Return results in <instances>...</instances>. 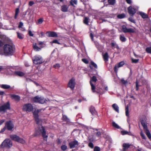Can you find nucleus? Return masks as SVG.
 <instances>
[{
	"mask_svg": "<svg viewBox=\"0 0 151 151\" xmlns=\"http://www.w3.org/2000/svg\"><path fill=\"white\" fill-rule=\"evenodd\" d=\"M40 111L41 110H38L33 112L34 117L37 124H39L38 128L36 130V131L37 133H39V134L42 133L44 139L46 141L48 136L46 134V131L44 128L41 125H40L41 120H40L38 118V112Z\"/></svg>",
	"mask_w": 151,
	"mask_h": 151,
	"instance_id": "nucleus-1",
	"label": "nucleus"
},
{
	"mask_svg": "<svg viewBox=\"0 0 151 151\" xmlns=\"http://www.w3.org/2000/svg\"><path fill=\"white\" fill-rule=\"evenodd\" d=\"M3 50L0 47V55L5 56L12 55L14 52V48L13 45L11 44H6L4 46Z\"/></svg>",
	"mask_w": 151,
	"mask_h": 151,
	"instance_id": "nucleus-2",
	"label": "nucleus"
},
{
	"mask_svg": "<svg viewBox=\"0 0 151 151\" xmlns=\"http://www.w3.org/2000/svg\"><path fill=\"white\" fill-rule=\"evenodd\" d=\"M97 81V79L95 76H94L91 78L90 83L91 87V90L93 93L96 92L100 94H102L104 92V91L101 88L99 89L96 88L95 86L94 83H96Z\"/></svg>",
	"mask_w": 151,
	"mask_h": 151,
	"instance_id": "nucleus-3",
	"label": "nucleus"
},
{
	"mask_svg": "<svg viewBox=\"0 0 151 151\" xmlns=\"http://www.w3.org/2000/svg\"><path fill=\"white\" fill-rule=\"evenodd\" d=\"M33 101L34 102L43 104L49 101L48 99H46L42 97H40L39 96L34 97L32 99Z\"/></svg>",
	"mask_w": 151,
	"mask_h": 151,
	"instance_id": "nucleus-4",
	"label": "nucleus"
},
{
	"mask_svg": "<svg viewBox=\"0 0 151 151\" xmlns=\"http://www.w3.org/2000/svg\"><path fill=\"white\" fill-rule=\"evenodd\" d=\"M10 109V104L8 101L0 106V113H4L6 112L7 110Z\"/></svg>",
	"mask_w": 151,
	"mask_h": 151,
	"instance_id": "nucleus-5",
	"label": "nucleus"
},
{
	"mask_svg": "<svg viewBox=\"0 0 151 151\" xmlns=\"http://www.w3.org/2000/svg\"><path fill=\"white\" fill-rule=\"evenodd\" d=\"M12 145V142L9 139H6L2 143L0 146V147H6L9 148L11 147Z\"/></svg>",
	"mask_w": 151,
	"mask_h": 151,
	"instance_id": "nucleus-6",
	"label": "nucleus"
},
{
	"mask_svg": "<svg viewBox=\"0 0 151 151\" xmlns=\"http://www.w3.org/2000/svg\"><path fill=\"white\" fill-rule=\"evenodd\" d=\"M33 63L36 65L40 64L43 62L42 57L39 55H36L33 59Z\"/></svg>",
	"mask_w": 151,
	"mask_h": 151,
	"instance_id": "nucleus-7",
	"label": "nucleus"
},
{
	"mask_svg": "<svg viewBox=\"0 0 151 151\" xmlns=\"http://www.w3.org/2000/svg\"><path fill=\"white\" fill-rule=\"evenodd\" d=\"M33 109L32 105L29 103H27L23 105L22 108V110L24 111L27 112H30Z\"/></svg>",
	"mask_w": 151,
	"mask_h": 151,
	"instance_id": "nucleus-8",
	"label": "nucleus"
},
{
	"mask_svg": "<svg viewBox=\"0 0 151 151\" xmlns=\"http://www.w3.org/2000/svg\"><path fill=\"white\" fill-rule=\"evenodd\" d=\"M138 7L136 6H130L128 8V10L129 14L133 16L138 9Z\"/></svg>",
	"mask_w": 151,
	"mask_h": 151,
	"instance_id": "nucleus-9",
	"label": "nucleus"
},
{
	"mask_svg": "<svg viewBox=\"0 0 151 151\" xmlns=\"http://www.w3.org/2000/svg\"><path fill=\"white\" fill-rule=\"evenodd\" d=\"M10 138L13 140L22 143H24L25 141L22 138H20L16 135H11L10 136Z\"/></svg>",
	"mask_w": 151,
	"mask_h": 151,
	"instance_id": "nucleus-10",
	"label": "nucleus"
},
{
	"mask_svg": "<svg viewBox=\"0 0 151 151\" xmlns=\"http://www.w3.org/2000/svg\"><path fill=\"white\" fill-rule=\"evenodd\" d=\"M78 141L76 140L72 141L69 143V145L70 148L77 147L79 145Z\"/></svg>",
	"mask_w": 151,
	"mask_h": 151,
	"instance_id": "nucleus-11",
	"label": "nucleus"
},
{
	"mask_svg": "<svg viewBox=\"0 0 151 151\" xmlns=\"http://www.w3.org/2000/svg\"><path fill=\"white\" fill-rule=\"evenodd\" d=\"M5 127L8 130L11 131L14 127V125L11 121H9L6 123Z\"/></svg>",
	"mask_w": 151,
	"mask_h": 151,
	"instance_id": "nucleus-12",
	"label": "nucleus"
},
{
	"mask_svg": "<svg viewBox=\"0 0 151 151\" xmlns=\"http://www.w3.org/2000/svg\"><path fill=\"white\" fill-rule=\"evenodd\" d=\"M122 29L123 32L124 33H134L135 32L134 30L132 28L128 29L125 25H123L122 27Z\"/></svg>",
	"mask_w": 151,
	"mask_h": 151,
	"instance_id": "nucleus-13",
	"label": "nucleus"
},
{
	"mask_svg": "<svg viewBox=\"0 0 151 151\" xmlns=\"http://www.w3.org/2000/svg\"><path fill=\"white\" fill-rule=\"evenodd\" d=\"M124 62L123 61H122L116 65L114 67V71L116 73H117L118 72V68H119L122 67L124 65Z\"/></svg>",
	"mask_w": 151,
	"mask_h": 151,
	"instance_id": "nucleus-14",
	"label": "nucleus"
},
{
	"mask_svg": "<svg viewBox=\"0 0 151 151\" xmlns=\"http://www.w3.org/2000/svg\"><path fill=\"white\" fill-rule=\"evenodd\" d=\"M75 80L72 78L69 81L68 86L71 89H73L75 87Z\"/></svg>",
	"mask_w": 151,
	"mask_h": 151,
	"instance_id": "nucleus-15",
	"label": "nucleus"
},
{
	"mask_svg": "<svg viewBox=\"0 0 151 151\" xmlns=\"http://www.w3.org/2000/svg\"><path fill=\"white\" fill-rule=\"evenodd\" d=\"M10 96L12 99H14L17 101L18 102L20 100V97L18 95L15 94H10Z\"/></svg>",
	"mask_w": 151,
	"mask_h": 151,
	"instance_id": "nucleus-16",
	"label": "nucleus"
},
{
	"mask_svg": "<svg viewBox=\"0 0 151 151\" xmlns=\"http://www.w3.org/2000/svg\"><path fill=\"white\" fill-rule=\"evenodd\" d=\"M68 6L65 4H63L61 6V10L63 12H66L68 11Z\"/></svg>",
	"mask_w": 151,
	"mask_h": 151,
	"instance_id": "nucleus-17",
	"label": "nucleus"
},
{
	"mask_svg": "<svg viewBox=\"0 0 151 151\" xmlns=\"http://www.w3.org/2000/svg\"><path fill=\"white\" fill-rule=\"evenodd\" d=\"M48 34V36L49 37H55L58 36L56 32H47Z\"/></svg>",
	"mask_w": 151,
	"mask_h": 151,
	"instance_id": "nucleus-18",
	"label": "nucleus"
},
{
	"mask_svg": "<svg viewBox=\"0 0 151 151\" xmlns=\"http://www.w3.org/2000/svg\"><path fill=\"white\" fill-rule=\"evenodd\" d=\"M15 75L17 76L22 77L24 75V73L20 71H15L14 72Z\"/></svg>",
	"mask_w": 151,
	"mask_h": 151,
	"instance_id": "nucleus-19",
	"label": "nucleus"
},
{
	"mask_svg": "<svg viewBox=\"0 0 151 151\" xmlns=\"http://www.w3.org/2000/svg\"><path fill=\"white\" fill-rule=\"evenodd\" d=\"M33 47L34 50L36 51H40L41 50V48L39 47L36 43H34L33 44Z\"/></svg>",
	"mask_w": 151,
	"mask_h": 151,
	"instance_id": "nucleus-20",
	"label": "nucleus"
},
{
	"mask_svg": "<svg viewBox=\"0 0 151 151\" xmlns=\"http://www.w3.org/2000/svg\"><path fill=\"white\" fill-rule=\"evenodd\" d=\"M130 145L128 144L124 143L123 144V151H127V149L129 147Z\"/></svg>",
	"mask_w": 151,
	"mask_h": 151,
	"instance_id": "nucleus-21",
	"label": "nucleus"
},
{
	"mask_svg": "<svg viewBox=\"0 0 151 151\" xmlns=\"http://www.w3.org/2000/svg\"><path fill=\"white\" fill-rule=\"evenodd\" d=\"M141 123L144 129H146L147 128V126L146 124V121L145 120H141Z\"/></svg>",
	"mask_w": 151,
	"mask_h": 151,
	"instance_id": "nucleus-22",
	"label": "nucleus"
},
{
	"mask_svg": "<svg viewBox=\"0 0 151 151\" xmlns=\"http://www.w3.org/2000/svg\"><path fill=\"white\" fill-rule=\"evenodd\" d=\"M103 58L105 62H107L108 61L109 55L107 52H106L103 55Z\"/></svg>",
	"mask_w": 151,
	"mask_h": 151,
	"instance_id": "nucleus-23",
	"label": "nucleus"
},
{
	"mask_svg": "<svg viewBox=\"0 0 151 151\" xmlns=\"http://www.w3.org/2000/svg\"><path fill=\"white\" fill-rule=\"evenodd\" d=\"M139 14L142 17L143 19L148 18V16L146 14L143 12H139Z\"/></svg>",
	"mask_w": 151,
	"mask_h": 151,
	"instance_id": "nucleus-24",
	"label": "nucleus"
},
{
	"mask_svg": "<svg viewBox=\"0 0 151 151\" xmlns=\"http://www.w3.org/2000/svg\"><path fill=\"white\" fill-rule=\"evenodd\" d=\"M112 106L113 108L114 109V110L115 111H116L118 113L119 112V107L116 104H113Z\"/></svg>",
	"mask_w": 151,
	"mask_h": 151,
	"instance_id": "nucleus-25",
	"label": "nucleus"
},
{
	"mask_svg": "<svg viewBox=\"0 0 151 151\" xmlns=\"http://www.w3.org/2000/svg\"><path fill=\"white\" fill-rule=\"evenodd\" d=\"M90 111L92 115H94L96 114V111L95 110L93 106H92L90 107Z\"/></svg>",
	"mask_w": 151,
	"mask_h": 151,
	"instance_id": "nucleus-26",
	"label": "nucleus"
},
{
	"mask_svg": "<svg viewBox=\"0 0 151 151\" xmlns=\"http://www.w3.org/2000/svg\"><path fill=\"white\" fill-rule=\"evenodd\" d=\"M0 87L4 89H8L10 88V86L6 84H2L0 85Z\"/></svg>",
	"mask_w": 151,
	"mask_h": 151,
	"instance_id": "nucleus-27",
	"label": "nucleus"
},
{
	"mask_svg": "<svg viewBox=\"0 0 151 151\" xmlns=\"http://www.w3.org/2000/svg\"><path fill=\"white\" fill-rule=\"evenodd\" d=\"M17 33L18 37L20 39H22L24 37V35L22 33H20L19 32H17Z\"/></svg>",
	"mask_w": 151,
	"mask_h": 151,
	"instance_id": "nucleus-28",
	"label": "nucleus"
},
{
	"mask_svg": "<svg viewBox=\"0 0 151 151\" xmlns=\"http://www.w3.org/2000/svg\"><path fill=\"white\" fill-rule=\"evenodd\" d=\"M146 131V134L149 139L151 138V135L148 129L147 128L146 129H144Z\"/></svg>",
	"mask_w": 151,
	"mask_h": 151,
	"instance_id": "nucleus-29",
	"label": "nucleus"
},
{
	"mask_svg": "<svg viewBox=\"0 0 151 151\" xmlns=\"http://www.w3.org/2000/svg\"><path fill=\"white\" fill-rule=\"evenodd\" d=\"M89 19L87 17H85L83 20V23L86 24L88 25L89 22Z\"/></svg>",
	"mask_w": 151,
	"mask_h": 151,
	"instance_id": "nucleus-30",
	"label": "nucleus"
},
{
	"mask_svg": "<svg viewBox=\"0 0 151 151\" xmlns=\"http://www.w3.org/2000/svg\"><path fill=\"white\" fill-rule=\"evenodd\" d=\"M121 134L122 135L125 134L131 135V133L125 130H123L121 131Z\"/></svg>",
	"mask_w": 151,
	"mask_h": 151,
	"instance_id": "nucleus-31",
	"label": "nucleus"
},
{
	"mask_svg": "<svg viewBox=\"0 0 151 151\" xmlns=\"http://www.w3.org/2000/svg\"><path fill=\"white\" fill-rule=\"evenodd\" d=\"M120 39L122 42H124L126 40V38L123 35H121L120 36Z\"/></svg>",
	"mask_w": 151,
	"mask_h": 151,
	"instance_id": "nucleus-32",
	"label": "nucleus"
},
{
	"mask_svg": "<svg viewBox=\"0 0 151 151\" xmlns=\"http://www.w3.org/2000/svg\"><path fill=\"white\" fill-rule=\"evenodd\" d=\"M125 113L126 115L127 116H129V107L128 106H127L125 108Z\"/></svg>",
	"mask_w": 151,
	"mask_h": 151,
	"instance_id": "nucleus-33",
	"label": "nucleus"
},
{
	"mask_svg": "<svg viewBox=\"0 0 151 151\" xmlns=\"http://www.w3.org/2000/svg\"><path fill=\"white\" fill-rule=\"evenodd\" d=\"M70 3L72 6H73L74 4H77V0H71L70 2Z\"/></svg>",
	"mask_w": 151,
	"mask_h": 151,
	"instance_id": "nucleus-34",
	"label": "nucleus"
},
{
	"mask_svg": "<svg viewBox=\"0 0 151 151\" xmlns=\"http://www.w3.org/2000/svg\"><path fill=\"white\" fill-rule=\"evenodd\" d=\"M109 3L111 5H114L116 3V0H108Z\"/></svg>",
	"mask_w": 151,
	"mask_h": 151,
	"instance_id": "nucleus-35",
	"label": "nucleus"
},
{
	"mask_svg": "<svg viewBox=\"0 0 151 151\" xmlns=\"http://www.w3.org/2000/svg\"><path fill=\"white\" fill-rule=\"evenodd\" d=\"M62 119L66 122H68L69 120V119L68 118L67 116L65 115H63Z\"/></svg>",
	"mask_w": 151,
	"mask_h": 151,
	"instance_id": "nucleus-36",
	"label": "nucleus"
},
{
	"mask_svg": "<svg viewBox=\"0 0 151 151\" xmlns=\"http://www.w3.org/2000/svg\"><path fill=\"white\" fill-rule=\"evenodd\" d=\"M125 17V14L124 13L119 14L117 16V17L119 19H122L124 18Z\"/></svg>",
	"mask_w": 151,
	"mask_h": 151,
	"instance_id": "nucleus-37",
	"label": "nucleus"
},
{
	"mask_svg": "<svg viewBox=\"0 0 151 151\" xmlns=\"http://www.w3.org/2000/svg\"><path fill=\"white\" fill-rule=\"evenodd\" d=\"M112 125L115 128L117 129L120 128V127L115 122H112Z\"/></svg>",
	"mask_w": 151,
	"mask_h": 151,
	"instance_id": "nucleus-38",
	"label": "nucleus"
},
{
	"mask_svg": "<svg viewBox=\"0 0 151 151\" xmlns=\"http://www.w3.org/2000/svg\"><path fill=\"white\" fill-rule=\"evenodd\" d=\"M19 9L18 8H17L16 9V12L15 14L14 17V18L15 19H16L17 18V15L19 13Z\"/></svg>",
	"mask_w": 151,
	"mask_h": 151,
	"instance_id": "nucleus-39",
	"label": "nucleus"
},
{
	"mask_svg": "<svg viewBox=\"0 0 151 151\" xmlns=\"http://www.w3.org/2000/svg\"><path fill=\"white\" fill-rule=\"evenodd\" d=\"M61 148L63 151H65L67 148V147L66 145H63L61 146Z\"/></svg>",
	"mask_w": 151,
	"mask_h": 151,
	"instance_id": "nucleus-40",
	"label": "nucleus"
},
{
	"mask_svg": "<svg viewBox=\"0 0 151 151\" xmlns=\"http://www.w3.org/2000/svg\"><path fill=\"white\" fill-rule=\"evenodd\" d=\"M146 51L147 52L151 54V47L146 48Z\"/></svg>",
	"mask_w": 151,
	"mask_h": 151,
	"instance_id": "nucleus-41",
	"label": "nucleus"
},
{
	"mask_svg": "<svg viewBox=\"0 0 151 151\" xmlns=\"http://www.w3.org/2000/svg\"><path fill=\"white\" fill-rule=\"evenodd\" d=\"M121 82L122 83L126 85L128 83V82L127 81L124 80L123 79H122L121 80Z\"/></svg>",
	"mask_w": 151,
	"mask_h": 151,
	"instance_id": "nucleus-42",
	"label": "nucleus"
},
{
	"mask_svg": "<svg viewBox=\"0 0 151 151\" xmlns=\"http://www.w3.org/2000/svg\"><path fill=\"white\" fill-rule=\"evenodd\" d=\"M91 65L93 66L96 68H97V66L96 64L95 63L91 61Z\"/></svg>",
	"mask_w": 151,
	"mask_h": 151,
	"instance_id": "nucleus-43",
	"label": "nucleus"
},
{
	"mask_svg": "<svg viewBox=\"0 0 151 151\" xmlns=\"http://www.w3.org/2000/svg\"><path fill=\"white\" fill-rule=\"evenodd\" d=\"M139 59H134L133 58L132 59V62L134 63H137L139 61Z\"/></svg>",
	"mask_w": 151,
	"mask_h": 151,
	"instance_id": "nucleus-44",
	"label": "nucleus"
},
{
	"mask_svg": "<svg viewBox=\"0 0 151 151\" xmlns=\"http://www.w3.org/2000/svg\"><path fill=\"white\" fill-rule=\"evenodd\" d=\"M140 135L142 137L143 139H146V137H145V134L141 132L140 133Z\"/></svg>",
	"mask_w": 151,
	"mask_h": 151,
	"instance_id": "nucleus-45",
	"label": "nucleus"
},
{
	"mask_svg": "<svg viewBox=\"0 0 151 151\" xmlns=\"http://www.w3.org/2000/svg\"><path fill=\"white\" fill-rule=\"evenodd\" d=\"M51 43H56L58 44H60V43H59L58 40H54L53 41H52V42H51Z\"/></svg>",
	"mask_w": 151,
	"mask_h": 151,
	"instance_id": "nucleus-46",
	"label": "nucleus"
},
{
	"mask_svg": "<svg viewBox=\"0 0 151 151\" xmlns=\"http://www.w3.org/2000/svg\"><path fill=\"white\" fill-rule=\"evenodd\" d=\"M88 146L91 148H93L94 147V145L93 143L91 142H90L88 145Z\"/></svg>",
	"mask_w": 151,
	"mask_h": 151,
	"instance_id": "nucleus-47",
	"label": "nucleus"
},
{
	"mask_svg": "<svg viewBox=\"0 0 151 151\" xmlns=\"http://www.w3.org/2000/svg\"><path fill=\"white\" fill-rule=\"evenodd\" d=\"M53 67L55 68H59L60 67V65L59 64L57 63L53 65Z\"/></svg>",
	"mask_w": 151,
	"mask_h": 151,
	"instance_id": "nucleus-48",
	"label": "nucleus"
},
{
	"mask_svg": "<svg viewBox=\"0 0 151 151\" xmlns=\"http://www.w3.org/2000/svg\"><path fill=\"white\" fill-rule=\"evenodd\" d=\"M100 149L98 147H95L94 149V151H100Z\"/></svg>",
	"mask_w": 151,
	"mask_h": 151,
	"instance_id": "nucleus-49",
	"label": "nucleus"
},
{
	"mask_svg": "<svg viewBox=\"0 0 151 151\" xmlns=\"http://www.w3.org/2000/svg\"><path fill=\"white\" fill-rule=\"evenodd\" d=\"M139 85L138 84V83L137 81L136 82V89L137 90H139Z\"/></svg>",
	"mask_w": 151,
	"mask_h": 151,
	"instance_id": "nucleus-50",
	"label": "nucleus"
},
{
	"mask_svg": "<svg viewBox=\"0 0 151 151\" xmlns=\"http://www.w3.org/2000/svg\"><path fill=\"white\" fill-rule=\"evenodd\" d=\"M82 61H83V62L86 64H87L88 63V60L86 59H82Z\"/></svg>",
	"mask_w": 151,
	"mask_h": 151,
	"instance_id": "nucleus-51",
	"label": "nucleus"
},
{
	"mask_svg": "<svg viewBox=\"0 0 151 151\" xmlns=\"http://www.w3.org/2000/svg\"><path fill=\"white\" fill-rule=\"evenodd\" d=\"M96 133V135L98 137H99L101 135V133L99 131H98Z\"/></svg>",
	"mask_w": 151,
	"mask_h": 151,
	"instance_id": "nucleus-52",
	"label": "nucleus"
},
{
	"mask_svg": "<svg viewBox=\"0 0 151 151\" xmlns=\"http://www.w3.org/2000/svg\"><path fill=\"white\" fill-rule=\"evenodd\" d=\"M129 21H130L131 22L133 23H135V20L132 19V18H129Z\"/></svg>",
	"mask_w": 151,
	"mask_h": 151,
	"instance_id": "nucleus-53",
	"label": "nucleus"
},
{
	"mask_svg": "<svg viewBox=\"0 0 151 151\" xmlns=\"http://www.w3.org/2000/svg\"><path fill=\"white\" fill-rule=\"evenodd\" d=\"M23 26V23L22 22H21L19 23V24L18 26V27L19 28H22V27Z\"/></svg>",
	"mask_w": 151,
	"mask_h": 151,
	"instance_id": "nucleus-54",
	"label": "nucleus"
},
{
	"mask_svg": "<svg viewBox=\"0 0 151 151\" xmlns=\"http://www.w3.org/2000/svg\"><path fill=\"white\" fill-rule=\"evenodd\" d=\"M43 19L42 18H40L38 19V22L39 24H42L43 22Z\"/></svg>",
	"mask_w": 151,
	"mask_h": 151,
	"instance_id": "nucleus-55",
	"label": "nucleus"
},
{
	"mask_svg": "<svg viewBox=\"0 0 151 151\" xmlns=\"http://www.w3.org/2000/svg\"><path fill=\"white\" fill-rule=\"evenodd\" d=\"M29 35L30 36H33L34 35V34L32 33V32L31 31H29Z\"/></svg>",
	"mask_w": 151,
	"mask_h": 151,
	"instance_id": "nucleus-56",
	"label": "nucleus"
},
{
	"mask_svg": "<svg viewBox=\"0 0 151 151\" xmlns=\"http://www.w3.org/2000/svg\"><path fill=\"white\" fill-rule=\"evenodd\" d=\"M111 44L112 47H115L116 45V43L114 42H111Z\"/></svg>",
	"mask_w": 151,
	"mask_h": 151,
	"instance_id": "nucleus-57",
	"label": "nucleus"
},
{
	"mask_svg": "<svg viewBox=\"0 0 151 151\" xmlns=\"http://www.w3.org/2000/svg\"><path fill=\"white\" fill-rule=\"evenodd\" d=\"M127 3L128 4H131L132 3V0H126Z\"/></svg>",
	"mask_w": 151,
	"mask_h": 151,
	"instance_id": "nucleus-58",
	"label": "nucleus"
},
{
	"mask_svg": "<svg viewBox=\"0 0 151 151\" xmlns=\"http://www.w3.org/2000/svg\"><path fill=\"white\" fill-rule=\"evenodd\" d=\"M34 4V2L32 1H30L29 3V5L30 6H32Z\"/></svg>",
	"mask_w": 151,
	"mask_h": 151,
	"instance_id": "nucleus-59",
	"label": "nucleus"
},
{
	"mask_svg": "<svg viewBox=\"0 0 151 151\" xmlns=\"http://www.w3.org/2000/svg\"><path fill=\"white\" fill-rule=\"evenodd\" d=\"M6 128V127H5L3 129H2L1 130V132H4L5 131Z\"/></svg>",
	"mask_w": 151,
	"mask_h": 151,
	"instance_id": "nucleus-60",
	"label": "nucleus"
},
{
	"mask_svg": "<svg viewBox=\"0 0 151 151\" xmlns=\"http://www.w3.org/2000/svg\"><path fill=\"white\" fill-rule=\"evenodd\" d=\"M90 36L92 40H93V35L92 33H91L90 34Z\"/></svg>",
	"mask_w": 151,
	"mask_h": 151,
	"instance_id": "nucleus-61",
	"label": "nucleus"
},
{
	"mask_svg": "<svg viewBox=\"0 0 151 151\" xmlns=\"http://www.w3.org/2000/svg\"><path fill=\"white\" fill-rule=\"evenodd\" d=\"M4 120H1L0 121V125H1L4 122Z\"/></svg>",
	"mask_w": 151,
	"mask_h": 151,
	"instance_id": "nucleus-62",
	"label": "nucleus"
},
{
	"mask_svg": "<svg viewBox=\"0 0 151 151\" xmlns=\"http://www.w3.org/2000/svg\"><path fill=\"white\" fill-rule=\"evenodd\" d=\"M4 93V92L2 91H0V95H3Z\"/></svg>",
	"mask_w": 151,
	"mask_h": 151,
	"instance_id": "nucleus-63",
	"label": "nucleus"
},
{
	"mask_svg": "<svg viewBox=\"0 0 151 151\" xmlns=\"http://www.w3.org/2000/svg\"><path fill=\"white\" fill-rule=\"evenodd\" d=\"M88 140L89 142H91L93 141V139L92 138H88Z\"/></svg>",
	"mask_w": 151,
	"mask_h": 151,
	"instance_id": "nucleus-64",
	"label": "nucleus"
}]
</instances>
